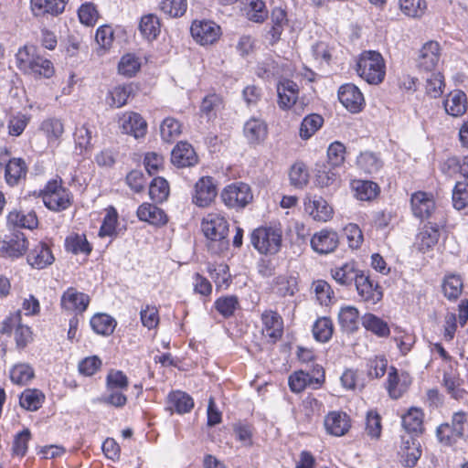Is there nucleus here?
Wrapping results in <instances>:
<instances>
[{
    "label": "nucleus",
    "mask_w": 468,
    "mask_h": 468,
    "mask_svg": "<svg viewBox=\"0 0 468 468\" xmlns=\"http://www.w3.org/2000/svg\"><path fill=\"white\" fill-rule=\"evenodd\" d=\"M443 386L447 393L454 399H463L467 391L463 388V380L453 370H450L443 375Z\"/></svg>",
    "instance_id": "nucleus-32"
},
{
    "label": "nucleus",
    "mask_w": 468,
    "mask_h": 468,
    "mask_svg": "<svg viewBox=\"0 0 468 468\" xmlns=\"http://www.w3.org/2000/svg\"><path fill=\"white\" fill-rule=\"evenodd\" d=\"M327 432L334 436H343L350 428V420L342 411L330 412L324 420Z\"/></svg>",
    "instance_id": "nucleus-25"
},
{
    "label": "nucleus",
    "mask_w": 468,
    "mask_h": 468,
    "mask_svg": "<svg viewBox=\"0 0 468 468\" xmlns=\"http://www.w3.org/2000/svg\"><path fill=\"white\" fill-rule=\"evenodd\" d=\"M411 384L410 376L404 372H399L394 367H390L386 381V389L392 399L401 398Z\"/></svg>",
    "instance_id": "nucleus-11"
},
{
    "label": "nucleus",
    "mask_w": 468,
    "mask_h": 468,
    "mask_svg": "<svg viewBox=\"0 0 468 468\" xmlns=\"http://www.w3.org/2000/svg\"><path fill=\"white\" fill-rule=\"evenodd\" d=\"M150 197L155 202L165 200L169 195V186L163 177H155L149 186Z\"/></svg>",
    "instance_id": "nucleus-56"
},
{
    "label": "nucleus",
    "mask_w": 468,
    "mask_h": 468,
    "mask_svg": "<svg viewBox=\"0 0 468 468\" xmlns=\"http://www.w3.org/2000/svg\"><path fill=\"white\" fill-rule=\"evenodd\" d=\"M218 195V186L211 176L200 177L195 185V192L192 201L200 207H208Z\"/></svg>",
    "instance_id": "nucleus-10"
},
{
    "label": "nucleus",
    "mask_w": 468,
    "mask_h": 468,
    "mask_svg": "<svg viewBox=\"0 0 468 468\" xmlns=\"http://www.w3.org/2000/svg\"><path fill=\"white\" fill-rule=\"evenodd\" d=\"M351 186L355 197L361 201H370L379 193V186L372 181L354 180Z\"/></svg>",
    "instance_id": "nucleus-34"
},
{
    "label": "nucleus",
    "mask_w": 468,
    "mask_h": 468,
    "mask_svg": "<svg viewBox=\"0 0 468 468\" xmlns=\"http://www.w3.org/2000/svg\"><path fill=\"white\" fill-rule=\"evenodd\" d=\"M55 258L50 248L43 242L37 243L30 250L27 255V262L35 269L42 270L51 265Z\"/></svg>",
    "instance_id": "nucleus-24"
},
{
    "label": "nucleus",
    "mask_w": 468,
    "mask_h": 468,
    "mask_svg": "<svg viewBox=\"0 0 468 468\" xmlns=\"http://www.w3.org/2000/svg\"><path fill=\"white\" fill-rule=\"evenodd\" d=\"M358 273L359 272H357L355 268V263L352 261L346 262L339 267L331 269L332 278L342 285L349 284L353 280H356Z\"/></svg>",
    "instance_id": "nucleus-45"
},
{
    "label": "nucleus",
    "mask_w": 468,
    "mask_h": 468,
    "mask_svg": "<svg viewBox=\"0 0 468 468\" xmlns=\"http://www.w3.org/2000/svg\"><path fill=\"white\" fill-rule=\"evenodd\" d=\"M40 196L46 207L54 212L64 211L72 203V195L62 186L61 179L48 181Z\"/></svg>",
    "instance_id": "nucleus-4"
},
{
    "label": "nucleus",
    "mask_w": 468,
    "mask_h": 468,
    "mask_svg": "<svg viewBox=\"0 0 468 468\" xmlns=\"http://www.w3.org/2000/svg\"><path fill=\"white\" fill-rule=\"evenodd\" d=\"M346 155V146L341 142L335 141L332 143L327 149V162L336 168L343 165Z\"/></svg>",
    "instance_id": "nucleus-60"
},
{
    "label": "nucleus",
    "mask_w": 468,
    "mask_h": 468,
    "mask_svg": "<svg viewBox=\"0 0 468 468\" xmlns=\"http://www.w3.org/2000/svg\"><path fill=\"white\" fill-rule=\"evenodd\" d=\"M239 305L238 297L234 295L219 297L214 303L216 310L225 318L232 316Z\"/></svg>",
    "instance_id": "nucleus-53"
},
{
    "label": "nucleus",
    "mask_w": 468,
    "mask_h": 468,
    "mask_svg": "<svg viewBox=\"0 0 468 468\" xmlns=\"http://www.w3.org/2000/svg\"><path fill=\"white\" fill-rule=\"evenodd\" d=\"M249 20L262 23L268 17V10L262 0H242Z\"/></svg>",
    "instance_id": "nucleus-38"
},
{
    "label": "nucleus",
    "mask_w": 468,
    "mask_h": 468,
    "mask_svg": "<svg viewBox=\"0 0 468 468\" xmlns=\"http://www.w3.org/2000/svg\"><path fill=\"white\" fill-rule=\"evenodd\" d=\"M319 366L317 365L312 372L303 370L294 372L289 378V387L292 392L300 393L305 388L317 389L321 387V379L318 376Z\"/></svg>",
    "instance_id": "nucleus-14"
},
{
    "label": "nucleus",
    "mask_w": 468,
    "mask_h": 468,
    "mask_svg": "<svg viewBox=\"0 0 468 468\" xmlns=\"http://www.w3.org/2000/svg\"><path fill=\"white\" fill-rule=\"evenodd\" d=\"M27 173V166L25 161L22 158H12L5 169V182L11 186H16L20 180L26 178Z\"/></svg>",
    "instance_id": "nucleus-31"
},
{
    "label": "nucleus",
    "mask_w": 468,
    "mask_h": 468,
    "mask_svg": "<svg viewBox=\"0 0 468 468\" xmlns=\"http://www.w3.org/2000/svg\"><path fill=\"white\" fill-rule=\"evenodd\" d=\"M66 250L73 254L88 255L91 251V246L88 242L85 235L74 234L69 236L65 240Z\"/></svg>",
    "instance_id": "nucleus-49"
},
{
    "label": "nucleus",
    "mask_w": 468,
    "mask_h": 468,
    "mask_svg": "<svg viewBox=\"0 0 468 468\" xmlns=\"http://www.w3.org/2000/svg\"><path fill=\"white\" fill-rule=\"evenodd\" d=\"M7 224L13 227L33 229L37 227L38 220L35 212L27 214L20 211H11L7 216Z\"/></svg>",
    "instance_id": "nucleus-37"
},
{
    "label": "nucleus",
    "mask_w": 468,
    "mask_h": 468,
    "mask_svg": "<svg viewBox=\"0 0 468 468\" xmlns=\"http://www.w3.org/2000/svg\"><path fill=\"white\" fill-rule=\"evenodd\" d=\"M322 126V117L318 114L306 116L301 124L300 136L309 139Z\"/></svg>",
    "instance_id": "nucleus-62"
},
{
    "label": "nucleus",
    "mask_w": 468,
    "mask_h": 468,
    "mask_svg": "<svg viewBox=\"0 0 468 468\" xmlns=\"http://www.w3.org/2000/svg\"><path fill=\"white\" fill-rule=\"evenodd\" d=\"M355 283L357 293L364 302L376 304L382 299L383 292L381 288L377 282L371 280L368 275L363 272L358 273L356 277Z\"/></svg>",
    "instance_id": "nucleus-12"
},
{
    "label": "nucleus",
    "mask_w": 468,
    "mask_h": 468,
    "mask_svg": "<svg viewBox=\"0 0 468 468\" xmlns=\"http://www.w3.org/2000/svg\"><path fill=\"white\" fill-rule=\"evenodd\" d=\"M60 302L63 309L82 314L89 306L90 297L88 294L69 287L63 292Z\"/></svg>",
    "instance_id": "nucleus-18"
},
{
    "label": "nucleus",
    "mask_w": 468,
    "mask_h": 468,
    "mask_svg": "<svg viewBox=\"0 0 468 468\" xmlns=\"http://www.w3.org/2000/svg\"><path fill=\"white\" fill-rule=\"evenodd\" d=\"M443 106L447 114L452 117L463 116L468 108L467 96L463 90H454L447 94Z\"/></svg>",
    "instance_id": "nucleus-22"
},
{
    "label": "nucleus",
    "mask_w": 468,
    "mask_h": 468,
    "mask_svg": "<svg viewBox=\"0 0 468 468\" xmlns=\"http://www.w3.org/2000/svg\"><path fill=\"white\" fill-rule=\"evenodd\" d=\"M171 162L177 167L193 166L197 163V155L190 144L179 142L171 153Z\"/></svg>",
    "instance_id": "nucleus-21"
},
{
    "label": "nucleus",
    "mask_w": 468,
    "mask_h": 468,
    "mask_svg": "<svg viewBox=\"0 0 468 468\" xmlns=\"http://www.w3.org/2000/svg\"><path fill=\"white\" fill-rule=\"evenodd\" d=\"M411 209L413 215L420 219L431 217L435 209V202L431 194L419 191L411 196Z\"/></svg>",
    "instance_id": "nucleus-19"
},
{
    "label": "nucleus",
    "mask_w": 468,
    "mask_h": 468,
    "mask_svg": "<svg viewBox=\"0 0 468 468\" xmlns=\"http://www.w3.org/2000/svg\"><path fill=\"white\" fill-rule=\"evenodd\" d=\"M338 99L350 112L357 113L365 105V99L360 90L352 83L342 85L338 90Z\"/></svg>",
    "instance_id": "nucleus-13"
},
{
    "label": "nucleus",
    "mask_w": 468,
    "mask_h": 468,
    "mask_svg": "<svg viewBox=\"0 0 468 468\" xmlns=\"http://www.w3.org/2000/svg\"><path fill=\"white\" fill-rule=\"evenodd\" d=\"M402 426L409 433H420L423 430V412L412 407L402 416Z\"/></svg>",
    "instance_id": "nucleus-35"
},
{
    "label": "nucleus",
    "mask_w": 468,
    "mask_h": 468,
    "mask_svg": "<svg viewBox=\"0 0 468 468\" xmlns=\"http://www.w3.org/2000/svg\"><path fill=\"white\" fill-rule=\"evenodd\" d=\"M382 161L372 152L361 153L356 158L357 167L366 174L378 173L382 167Z\"/></svg>",
    "instance_id": "nucleus-44"
},
{
    "label": "nucleus",
    "mask_w": 468,
    "mask_h": 468,
    "mask_svg": "<svg viewBox=\"0 0 468 468\" xmlns=\"http://www.w3.org/2000/svg\"><path fill=\"white\" fill-rule=\"evenodd\" d=\"M284 69L272 58H265L257 65L256 74L258 77L266 80H275L283 75Z\"/></svg>",
    "instance_id": "nucleus-33"
},
{
    "label": "nucleus",
    "mask_w": 468,
    "mask_h": 468,
    "mask_svg": "<svg viewBox=\"0 0 468 468\" xmlns=\"http://www.w3.org/2000/svg\"><path fill=\"white\" fill-rule=\"evenodd\" d=\"M92 330L101 335H110L113 333L116 321L106 314H97L90 321Z\"/></svg>",
    "instance_id": "nucleus-41"
},
{
    "label": "nucleus",
    "mask_w": 468,
    "mask_h": 468,
    "mask_svg": "<svg viewBox=\"0 0 468 468\" xmlns=\"http://www.w3.org/2000/svg\"><path fill=\"white\" fill-rule=\"evenodd\" d=\"M243 132L250 144H259L267 137V124L261 119L250 118L245 122Z\"/></svg>",
    "instance_id": "nucleus-29"
},
{
    "label": "nucleus",
    "mask_w": 468,
    "mask_h": 468,
    "mask_svg": "<svg viewBox=\"0 0 468 468\" xmlns=\"http://www.w3.org/2000/svg\"><path fill=\"white\" fill-rule=\"evenodd\" d=\"M338 319L344 328L353 331L357 327L359 312L356 307L345 306L341 308L338 314Z\"/></svg>",
    "instance_id": "nucleus-54"
},
{
    "label": "nucleus",
    "mask_w": 468,
    "mask_h": 468,
    "mask_svg": "<svg viewBox=\"0 0 468 468\" xmlns=\"http://www.w3.org/2000/svg\"><path fill=\"white\" fill-rule=\"evenodd\" d=\"M167 409L178 414H185L191 411L194 407L193 399L181 390L171 391L167 396Z\"/></svg>",
    "instance_id": "nucleus-28"
},
{
    "label": "nucleus",
    "mask_w": 468,
    "mask_h": 468,
    "mask_svg": "<svg viewBox=\"0 0 468 468\" xmlns=\"http://www.w3.org/2000/svg\"><path fill=\"white\" fill-rule=\"evenodd\" d=\"M119 125L123 133L136 139L144 137L147 133V122L137 112H124L119 119Z\"/></svg>",
    "instance_id": "nucleus-16"
},
{
    "label": "nucleus",
    "mask_w": 468,
    "mask_h": 468,
    "mask_svg": "<svg viewBox=\"0 0 468 468\" xmlns=\"http://www.w3.org/2000/svg\"><path fill=\"white\" fill-rule=\"evenodd\" d=\"M437 437L445 445L452 444L458 438H468V412H454L451 424L443 423L438 427Z\"/></svg>",
    "instance_id": "nucleus-6"
},
{
    "label": "nucleus",
    "mask_w": 468,
    "mask_h": 468,
    "mask_svg": "<svg viewBox=\"0 0 468 468\" xmlns=\"http://www.w3.org/2000/svg\"><path fill=\"white\" fill-rule=\"evenodd\" d=\"M274 290L282 297L293 296L298 292V281L292 275H280L274 280Z\"/></svg>",
    "instance_id": "nucleus-42"
},
{
    "label": "nucleus",
    "mask_w": 468,
    "mask_h": 468,
    "mask_svg": "<svg viewBox=\"0 0 468 468\" xmlns=\"http://www.w3.org/2000/svg\"><path fill=\"white\" fill-rule=\"evenodd\" d=\"M132 92L131 84L116 86L108 92L106 101L112 108H121L127 103Z\"/></svg>",
    "instance_id": "nucleus-40"
},
{
    "label": "nucleus",
    "mask_w": 468,
    "mask_h": 468,
    "mask_svg": "<svg viewBox=\"0 0 468 468\" xmlns=\"http://www.w3.org/2000/svg\"><path fill=\"white\" fill-rule=\"evenodd\" d=\"M129 386L127 376L121 370L111 369L106 377V390L124 391Z\"/></svg>",
    "instance_id": "nucleus-52"
},
{
    "label": "nucleus",
    "mask_w": 468,
    "mask_h": 468,
    "mask_svg": "<svg viewBox=\"0 0 468 468\" xmlns=\"http://www.w3.org/2000/svg\"><path fill=\"white\" fill-rule=\"evenodd\" d=\"M16 65L26 75L35 79H50L55 74L51 60L37 53L36 47L25 45L16 54Z\"/></svg>",
    "instance_id": "nucleus-1"
},
{
    "label": "nucleus",
    "mask_w": 468,
    "mask_h": 468,
    "mask_svg": "<svg viewBox=\"0 0 468 468\" xmlns=\"http://www.w3.org/2000/svg\"><path fill=\"white\" fill-rule=\"evenodd\" d=\"M452 205L457 210L468 207V186L463 182H457L452 191Z\"/></svg>",
    "instance_id": "nucleus-64"
},
{
    "label": "nucleus",
    "mask_w": 468,
    "mask_h": 468,
    "mask_svg": "<svg viewBox=\"0 0 468 468\" xmlns=\"http://www.w3.org/2000/svg\"><path fill=\"white\" fill-rule=\"evenodd\" d=\"M262 334L270 343H276L283 334V321L282 316L274 311L267 310L261 314Z\"/></svg>",
    "instance_id": "nucleus-15"
},
{
    "label": "nucleus",
    "mask_w": 468,
    "mask_h": 468,
    "mask_svg": "<svg viewBox=\"0 0 468 468\" xmlns=\"http://www.w3.org/2000/svg\"><path fill=\"white\" fill-rule=\"evenodd\" d=\"M367 375L373 378H379L384 376L388 367V360L383 356H376L367 360Z\"/></svg>",
    "instance_id": "nucleus-63"
},
{
    "label": "nucleus",
    "mask_w": 468,
    "mask_h": 468,
    "mask_svg": "<svg viewBox=\"0 0 468 468\" xmlns=\"http://www.w3.org/2000/svg\"><path fill=\"white\" fill-rule=\"evenodd\" d=\"M201 229L207 239L208 248L214 253H219L229 245V223L223 215L218 212L207 214L201 221Z\"/></svg>",
    "instance_id": "nucleus-2"
},
{
    "label": "nucleus",
    "mask_w": 468,
    "mask_h": 468,
    "mask_svg": "<svg viewBox=\"0 0 468 468\" xmlns=\"http://www.w3.org/2000/svg\"><path fill=\"white\" fill-rule=\"evenodd\" d=\"M161 137L164 141L170 143L181 133V124L174 118H166L160 126Z\"/></svg>",
    "instance_id": "nucleus-57"
},
{
    "label": "nucleus",
    "mask_w": 468,
    "mask_h": 468,
    "mask_svg": "<svg viewBox=\"0 0 468 468\" xmlns=\"http://www.w3.org/2000/svg\"><path fill=\"white\" fill-rule=\"evenodd\" d=\"M309 172L302 162L294 163L289 171L290 184L295 188H303L309 182Z\"/></svg>",
    "instance_id": "nucleus-46"
},
{
    "label": "nucleus",
    "mask_w": 468,
    "mask_h": 468,
    "mask_svg": "<svg viewBox=\"0 0 468 468\" xmlns=\"http://www.w3.org/2000/svg\"><path fill=\"white\" fill-rule=\"evenodd\" d=\"M50 145H57L64 133V126L60 120L50 118L45 120L40 126Z\"/></svg>",
    "instance_id": "nucleus-39"
},
{
    "label": "nucleus",
    "mask_w": 468,
    "mask_h": 468,
    "mask_svg": "<svg viewBox=\"0 0 468 468\" xmlns=\"http://www.w3.org/2000/svg\"><path fill=\"white\" fill-rule=\"evenodd\" d=\"M141 34L148 40L155 39L160 33V22L155 15H145L139 24Z\"/></svg>",
    "instance_id": "nucleus-47"
},
{
    "label": "nucleus",
    "mask_w": 468,
    "mask_h": 468,
    "mask_svg": "<svg viewBox=\"0 0 468 468\" xmlns=\"http://www.w3.org/2000/svg\"><path fill=\"white\" fill-rule=\"evenodd\" d=\"M362 324L367 330L379 337H386L389 335L388 324L373 314H366L362 316Z\"/></svg>",
    "instance_id": "nucleus-43"
},
{
    "label": "nucleus",
    "mask_w": 468,
    "mask_h": 468,
    "mask_svg": "<svg viewBox=\"0 0 468 468\" xmlns=\"http://www.w3.org/2000/svg\"><path fill=\"white\" fill-rule=\"evenodd\" d=\"M27 249V241L23 233L14 234L8 240L0 243V253L4 257L19 258Z\"/></svg>",
    "instance_id": "nucleus-26"
},
{
    "label": "nucleus",
    "mask_w": 468,
    "mask_h": 468,
    "mask_svg": "<svg viewBox=\"0 0 468 468\" xmlns=\"http://www.w3.org/2000/svg\"><path fill=\"white\" fill-rule=\"evenodd\" d=\"M278 105L282 110L292 108L297 99L299 93L298 85L290 80H283L277 85Z\"/></svg>",
    "instance_id": "nucleus-23"
},
{
    "label": "nucleus",
    "mask_w": 468,
    "mask_h": 468,
    "mask_svg": "<svg viewBox=\"0 0 468 468\" xmlns=\"http://www.w3.org/2000/svg\"><path fill=\"white\" fill-rule=\"evenodd\" d=\"M356 72L368 84L378 85L386 76V63L378 51H363L356 62Z\"/></svg>",
    "instance_id": "nucleus-3"
},
{
    "label": "nucleus",
    "mask_w": 468,
    "mask_h": 468,
    "mask_svg": "<svg viewBox=\"0 0 468 468\" xmlns=\"http://www.w3.org/2000/svg\"><path fill=\"white\" fill-rule=\"evenodd\" d=\"M220 197L228 207L235 209L244 208L253 198L250 186L242 182L227 186Z\"/></svg>",
    "instance_id": "nucleus-7"
},
{
    "label": "nucleus",
    "mask_w": 468,
    "mask_h": 468,
    "mask_svg": "<svg viewBox=\"0 0 468 468\" xmlns=\"http://www.w3.org/2000/svg\"><path fill=\"white\" fill-rule=\"evenodd\" d=\"M44 395L37 389L25 390L19 399L20 406L27 410L36 411L43 403Z\"/></svg>",
    "instance_id": "nucleus-50"
},
{
    "label": "nucleus",
    "mask_w": 468,
    "mask_h": 468,
    "mask_svg": "<svg viewBox=\"0 0 468 468\" xmlns=\"http://www.w3.org/2000/svg\"><path fill=\"white\" fill-rule=\"evenodd\" d=\"M118 222V213L113 207H109L106 215L101 226L99 235L101 237L112 236L116 233V226Z\"/></svg>",
    "instance_id": "nucleus-59"
},
{
    "label": "nucleus",
    "mask_w": 468,
    "mask_h": 468,
    "mask_svg": "<svg viewBox=\"0 0 468 468\" xmlns=\"http://www.w3.org/2000/svg\"><path fill=\"white\" fill-rule=\"evenodd\" d=\"M441 60V48L436 41L425 43L420 50L418 66L425 71L435 70Z\"/></svg>",
    "instance_id": "nucleus-17"
},
{
    "label": "nucleus",
    "mask_w": 468,
    "mask_h": 468,
    "mask_svg": "<svg viewBox=\"0 0 468 468\" xmlns=\"http://www.w3.org/2000/svg\"><path fill=\"white\" fill-rule=\"evenodd\" d=\"M400 11L409 17H420L427 8L425 0H399Z\"/></svg>",
    "instance_id": "nucleus-51"
},
{
    "label": "nucleus",
    "mask_w": 468,
    "mask_h": 468,
    "mask_svg": "<svg viewBox=\"0 0 468 468\" xmlns=\"http://www.w3.org/2000/svg\"><path fill=\"white\" fill-rule=\"evenodd\" d=\"M137 217L140 220L155 226L165 225L167 221L165 213L155 205L150 203H143L138 207Z\"/></svg>",
    "instance_id": "nucleus-30"
},
{
    "label": "nucleus",
    "mask_w": 468,
    "mask_h": 468,
    "mask_svg": "<svg viewBox=\"0 0 468 468\" xmlns=\"http://www.w3.org/2000/svg\"><path fill=\"white\" fill-rule=\"evenodd\" d=\"M21 313L17 311L6 317L0 328L3 335H10L15 331V339L18 348H24L32 341V331L29 326L21 323Z\"/></svg>",
    "instance_id": "nucleus-8"
},
{
    "label": "nucleus",
    "mask_w": 468,
    "mask_h": 468,
    "mask_svg": "<svg viewBox=\"0 0 468 468\" xmlns=\"http://www.w3.org/2000/svg\"><path fill=\"white\" fill-rule=\"evenodd\" d=\"M160 9L170 17H180L187 9L186 0H162Z\"/></svg>",
    "instance_id": "nucleus-55"
},
{
    "label": "nucleus",
    "mask_w": 468,
    "mask_h": 468,
    "mask_svg": "<svg viewBox=\"0 0 468 468\" xmlns=\"http://www.w3.org/2000/svg\"><path fill=\"white\" fill-rule=\"evenodd\" d=\"M190 32L193 38L202 46L214 44L221 35L220 27L211 20L193 21Z\"/></svg>",
    "instance_id": "nucleus-9"
},
{
    "label": "nucleus",
    "mask_w": 468,
    "mask_h": 468,
    "mask_svg": "<svg viewBox=\"0 0 468 468\" xmlns=\"http://www.w3.org/2000/svg\"><path fill=\"white\" fill-rule=\"evenodd\" d=\"M34 376V369L26 363L16 364L10 369V379L16 385L24 386L28 384Z\"/></svg>",
    "instance_id": "nucleus-48"
},
{
    "label": "nucleus",
    "mask_w": 468,
    "mask_h": 468,
    "mask_svg": "<svg viewBox=\"0 0 468 468\" xmlns=\"http://www.w3.org/2000/svg\"><path fill=\"white\" fill-rule=\"evenodd\" d=\"M282 232L276 227H261L250 235V243L261 254H275L282 247Z\"/></svg>",
    "instance_id": "nucleus-5"
},
{
    "label": "nucleus",
    "mask_w": 468,
    "mask_h": 468,
    "mask_svg": "<svg viewBox=\"0 0 468 468\" xmlns=\"http://www.w3.org/2000/svg\"><path fill=\"white\" fill-rule=\"evenodd\" d=\"M67 0H30V8L35 16L47 14L58 16L65 10Z\"/></svg>",
    "instance_id": "nucleus-27"
},
{
    "label": "nucleus",
    "mask_w": 468,
    "mask_h": 468,
    "mask_svg": "<svg viewBox=\"0 0 468 468\" xmlns=\"http://www.w3.org/2000/svg\"><path fill=\"white\" fill-rule=\"evenodd\" d=\"M439 238L438 229L425 226L417 235L415 245L419 250L425 252L437 244Z\"/></svg>",
    "instance_id": "nucleus-36"
},
{
    "label": "nucleus",
    "mask_w": 468,
    "mask_h": 468,
    "mask_svg": "<svg viewBox=\"0 0 468 468\" xmlns=\"http://www.w3.org/2000/svg\"><path fill=\"white\" fill-rule=\"evenodd\" d=\"M399 455L405 466L413 467L421 456L420 441L410 435L402 436Z\"/></svg>",
    "instance_id": "nucleus-20"
},
{
    "label": "nucleus",
    "mask_w": 468,
    "mask_h": 468,
    "mask_svg": "<svg viewBox=\"0 0 468 468\" xmlns=\"http://www.w3.org/2000/svg\"><path fill=\"white\" fill-rule=\"evenodd\" d=\"M141 64L134 55L126 54L122 57L118 64V71L125 77H133L139 69Z\"/></svg>",
    "instance_id": "nucleus-61"
},
{
    "label": "nucleus",
    "mask_w": 468,
    "mask_h": 468,
    "mask_svg": "<svg viewBox=\"0 0 468 468\" xmlns=\"http://www.w3.org/2000/svg\"><path fill=\"white\" fill-rule=\"evenodd\" d=\"M442 291L448 299H456L463 291L461 277L454 274L446 276L442 283Z\"/></svg>",
    "instance_id": "nucleus-58"
}]
</instances>
